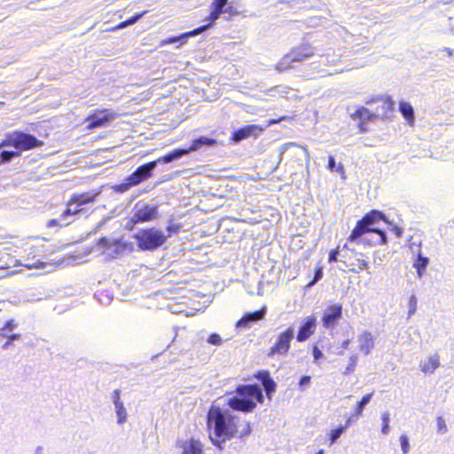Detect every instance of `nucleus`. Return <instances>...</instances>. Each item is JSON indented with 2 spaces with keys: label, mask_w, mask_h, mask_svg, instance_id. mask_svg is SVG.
Returning <instances> with one entry per match:
<instances>
[{
  "label": "nucleus",
  "mask_w": 454,
  "mask_h": 454,
  "mask_svg": "<svg viewBox=\"0 0 454 454\" xmlns=\"http://www.w3.org/2000/svg\"><path fill=\"white\" fill-rule=\"evenodd\" d=\"M399 111L409 124H413L415 121L414 110L412 106L406 101L399 102Z\"/></svg>",
  "instance_id": "28"
},
{
  "label": "nucleus",
  "mask_w": 454,
  "mask_h": 454,
  "mask_svg": "<svg viewBox=\"0 0 454 454\" xmlns=\"http://www.w3.org/2000/svg\"><path fill=\"white\" fill-rule=\"evenodd\" d=\"M348 243L346 242L343 246V249L347 250L341 257L343 258V264L348 268L349 271L353 273H359L367 270L370 268V262L363 253H358L354 248H348Z\"/></svg>",
  "instance_id": "7"
},
{
  "label": "nucleus",
  "mask_w": 454,
  "mask_h": 454,
  "mask_svg": "<svg viewBox=\"0 0 454 454\" xmlns=\"http://www.w3.org/2000/svg\"><path fill=\"white\" fill-rule=\"evenodd\" d=\"M286 119H288V117H287V116H281V117H279V118H278V119H270V120H269V121H268V122H267V126L269 127V126H271V125L277 124V123H278V122H280V121H285V120H286Z\"/></svg>",
  "instance_id": "48"
},
{
  "label": "nucleus",
  "mask_w": 454,
  "mask_h": 454,
  "mask_svg": "<svg viewBox=\"0 0 454 454\" xmlns=\"http://www.w3.org/2000/svg\"><path fill=\"white\" fill-rule=\"evenodd\" d=\"M118 115L114 113L112 110L107 108H99L94 110L90 115H88L85 119L87 122V129H95L99 127L106 126L110 123L114 119H115Z\"/></svg>",
  "instance_id": "9"
},
{
  "label": "nucleus",
  "mask_w": 454,
  "mask_h": 454,
  "mask_svg": "<svg viewBox=\"0 0 454 454\" xmlns=\"http://www.w3.org/2000/svg\"><path fill=\"white\" fill-rule=\"evenodd\" d=\"M147 12L146 11H144L140 13H137L136 15L129 18L128 20H123L121 22H120L114 28V30H116V29H121V28H124L129 25H132V24H135L139 19H141Z\"/></svg>",
  "instance_id": "31"
},
{
  "label": "nucleus",
  "mask_w": 454,
  "mask_h": 454,
  "mask_svg": "<svg viewBox=\"0 0 454 454\" xmlns=\"http://www.w3.org/2000/svg\"><path fill=\"white\" fill-rule=\"evenodd\" d=\"M323 276V271H322V268L321 267H318L316 271H315V276H314V278L308 283L307 286L310 287L312 286L313 285L316 284V282H317Z\"/></svg>",
  "instance_id": "42"
},
{
  "label": "nucleus",
  "mask_w": 454,
  "mask_h": 454,
  "mask_svg": "<svg viewBox=\"0 0 454 454\" xmlns=\"http://www.w3.org/2000/svg\"><path fill=\"white\" fill-rule=\"evenodd\" d=\"M156 208L149 205H144L137 208L133 215L135 223L149 222L156 215Z\"/></svg>",
  "instance_id": "16"
},
{
  "label": "nucleus",
  "mask_w": 454,
  "mask_h": 454,
  "mask_svg": "<svg viewBox=\"0 0 454 454\" xmlns=\"http://www.w3.org/2000/svg\"><path fill=\"white\" fill-rule=\"evenodd\" d=\"M134 238L141 250L153 251L167 241L168 235L160 229L150 227L140 230Z\"/></svg>",
  "instance_id": "5"
},
{
  "label": "nucleus",
  "mask_w": 454,
  "mask_h": 454,
  "mask_svg": "<svg viewBox=\"0 0 454 454\" xmlns=\"http://www.w3.org/2000/svg\"><path fill=\"white\" fill-rule=\"evenodd\" d=\"M216 144V140L206 137H200L192 140L191 145L188 148H184L187 151V154L200 149L202 146H212Z\"/></svg>",
  "instance_id": "24"
},
{
  "label": "nucleus",
  "mask_w": 454,
  "mask_h": 454,
  "mask_svg": "<svg viewBox=\"0 0 454 454\" xmlns=\"http://www.w3.org/2000/svg\"><path fill=\"white\" fill-rule=\"evenodd\" d=\"M342 305L340 303L327 306L322 316L323 325L329 329L337 325L338 321L342 317Z\"/></svg>",
  "instance_id": "12"
},
{
  "label": "nucleus",
  "mask_w": 454,
  "mask_h": 454,
  "mask_svg": "<svg viewBox=\"0 0 454 454\" xmlns=\"http://www.w3.org/2000/svg\"><path fill=\"white\" fill-rule=\"evenodd\" d=\"M114 246H116L117 248H124L125 245L121 243V241H114Z\"/></svg>",
  "instance_id": "53"
},
{
  "label": "nucleus",
  "mask_w": 454,
  "mask_h": 454,
  "mask_svg": "<svg viewBox=\"0 0 454 454\" xmlns=\"http://www.w3.org/2000/svg\"><path fill=\"white\" fill-rule=\"evenodd\" d=\"M372 393H369L362 397V399L356 403L353 412V417L358 418L361 416L364 406L370 402L372 397Z\"/></svg>",
  "instance_id": "29"
},
{
  "label": "nucleus",
  "mask_w": 454,
  "mask_h": 454,
  "mask_svg": "<svg viewBox=\"0 0 454 454\" xmlns=\"http://www.w3.org/2000/svg\"><path fill=\"white\" fill-rule=\"evenodd\" d=\"M428 264V258L419 254L415 262H413V267L416 269V271L419 276H422Z\"/></svg>",
  "instance_id": "30"
},
{
  "label": "nucleus",
  "mask_w": 454,
  "mask_h": 454,
  "mask_svg": "<svg viewBox=\"0 0 454 454\" xmlns=\"http://www.w3.org/2000/svg\"><path fill=\"white\" fill-rule=\"evenodd\" d=\"M401 448L403 454H407L409 452L410 444L409 439L405 434H402L400 436Z\"/></svg>",
  "instance_id": "40"
},
{
  "label": "nucleus",
  "mask_w": 454,
  "mask_h": 454,
  "mask_svg": "<svg viewBox=\"0 0 454 454\" xmlns=\"http://www.w3.org/2000/svg\"><path fill=\"white\" fill-rule=\"evenodd\" d=\"M294 339V328L287 327L285 331L279 333L273 345L270 347L268 356H285L291 348V341Z\"/></svg>",
  "instance_id": "8"
},
{
  "label": "nucleus",
  "mask_w": 454,
  "mask_h": 454,
  "mask_svg": "<svg viewBox=\"0 0 454 454\" xmlns=\"http://www.w3.org/2000/svg\"><path fill=\"white\" fill-rule=\"evenodd\" d=\"M35 454H43V447H38V448L35 450Z\"/></svg>",
  "instance_id": "55"
},
{
  "label": "nucleus",
  "mask_w": 454,
  "mask_h": 454,
  "mask_svg": "<svg viewBox=\"0 0 454 454\" xmlns=\"http://www.w3.org/2000/svg\"><path fill=\"white\" fill-rule=\"evenodd\" d=\"M335 172L339 173L341 177L345 178V175H346V172H345V168H344V165L342 163H339L336 168H335Z\"/></svg>",
  "instance_id": "49"
},
{
  "label": "nucleus",
  "mask_w": 454,
  "mask_h": 454,
  "mask_svg": "<svg viewBox=\"0 0 454 454\" xmlns=\"http://www.w3.org/2000/svg\"><path fill=\"white\" fill-rule=\"evenodd\" d=\"M43 145V141L22 130H13L4 135L0 142V164L11 162L21 153Z\"/></svg>",
  "instance_id": "3"
},
{
  "label": "nucleus",
  "mask_w": 454,
  "mask_h": 454,
  "mask_svg": "<svg viewBox=\"0 0 454 454\" xmlns=\"http://www.w3.org/2000/svg\"><path fill=\"white\" fill-rule=\"evenodd\" d=\"M327 168L332 172H333L335 170V168H336L335 160H334V157L332 155L328 157Z\"/></svg>",
  "instance_id": "46"
},
{
  "label": "nucleus",
  "mask_w": 454,
  "mask_h": 454,
  "mask_svg": "<svg viewBox=\"0 0 454 454\" xmlns=\"http://www.w3.org/2000/svg\"><path fill=\"white\" fill-rule=\"evenodd\" d=\"M436 427L437 432L439 434H445L447 432V425L445 423V420L442 417H437L436 418Z\"/></svg>",
  "instance_id": "37"
},
{
  "label": "nucleus",
  "mask_w": 454,
  "mask_h": 454,
  "mask_svg": "<svg viewBox=\"0 0 454 454\" xmlns=\"http://www.w3.org/2000/svg\"><path fill=\"white\" fill-rule=\"evenodd\" d=\"M18 324L15 322L14 319H9L7 320L4 326L1 328V336H7V334L4 333L5 331L11 332L14 330L17 327Z\"/></svg>",
  "instance_id": "35"
},
{
  "label": "nucleus",
  "mask_w": 454,
  "mask_h": 454,
  "mask_svg": "<svg viewBox=\"0 0 454 454\" xmlns=\"http://www.w3.org/2000/svg\"><path fill=\"white\" fill-rule=\"evenodd\" d=\"M76 215L74 212L72 210V207L69 206L68 201L67 202V208L61 213L59 219H51L47 223L48 227H54V226H67L69 224V222L60 223L59 220H65L67 216H74Z\"/></svg>",
  "instance_id": "26"
},
{
  "label": "nucleus",
  "mask_w": 454,
  "mask_h": 454,
  "mask_svg": "<svg viewBox=\"0 0 454 454\" xmlns=\"http://www.w3.org/2000/svg\"><path fill=\"white\" fill-rule=\"evenodd\" d=\"M207 27H208V25H203L200 27H197V28L192 30V31L183 33L180 35L168 37V38L161 41L160 45L163 46V45L176 43L178 41H182L181 43H184L188 37L195 36V35L200 34L201 32L205 31L207 28Z\"/></svg>",
  "instance_id": "17"
},
{
  "label": "nucleus",
  "mask_w": 454,
  "mask_h": 454,
  "mask_svg": "<svg viewBox=\"0 0 454 454\" xmlns=\"http://www.w3.org/2000/svg\"><path fill=\"white\" fill-rule=\"evenodd\" d=\"M221 336L218 333H211L207 338V342L212 345H219L221 344Z\"/></svg>",
  "instance_id": "43"
},
{
  "label": "nucleus",
  "mask_w": 454,
  "mask_h": 454,
  "mask_svg": "<svg viewBox=\"0 0 454 454\" xmlns=\"http://www.w3.org/2000/svg\"><path fill=\"white\" fill-rule=\"evenodd\" d=\"M295 63L302 62L315 55L314 48L310 43H301L291 49L288 52Z\"/></svg>",
  "instance_id": "15"
},
{
  "label": "nucleus",
  "mask_w": 454,
  "mask_h": 454,
  "mask_svg": "<svg viewBox=\"0 0 454 454\" xmlns=\"http://www.w3.org/2000/svg\"><path fill=\"white\" fill-rule=\"evenodd\" d=\"M391 231L396 237H401L403 235V230L399 226H394Z\"/></svg>",
  "instance_id": "51"
},
{
  "label": "nucleus",
  "mask_w": 454,
  "mask_h": 454,
  "mask_svg": "<svg viewBox=\"0 0 454 454\" xmlns=\"http://www.w3.org/2000/svg\"><path fill=\"white\" fill-rule=\"evenodd\" d=\"M353 119H359L362 121L359 123V128L362 131H364L365 129L363 128L364 121H372L376 120V116L374 111H370L368 108L364 106L358 107L356 112L352 114Z\"/></svg>",
  "instance_id": "21"
},
{
  "label": "nucleus",
  "mask_w": 454,
  "mask_h": 454,
  "mask_svg": "<svg viewBox=\"0 0 454 454\" xmlns=\"http://www.w3.org/2000/svg\"><path fill=\"white\" fill-rule=\"evenodd\" d=\"M7 338V340L3 344L2 348L4 349L8 348L13 340H20L21 338V334L20 333H12L10 335L5 336Z\"/></svg>",
  "instance_id": "38"
},
{
  "label": "nucleus",
  "mask_w": 454,
  "mask_h": 454,
  "mask_svg": "<svg viewBox=\"0 0 454 454\" xmlns=\"http://www.w3.org/2000/svg\"><path fill=\"white\" fill-rule=\"evenodd\" d=\"M115 411H116V414H117L118 423L121 424L124 421H126L127 412H126L123 403H119L118 405H115Z\"/></svg>",
  "instance_id": "32"
},
{
  "label": "nucleus",
  "mask_w": 454,
  "mask_h": 454,
  "mask_svg": "<svg viewBox=\"0 0 454 454\" xmlns=\"http://www.w3.org/2000/svg\"><path fill=\"white\" fill-rule=\"evenodd\" d=\"M312 355H313L314 361H317L318 359L323 357L322 351L317 346L313 347Z\"/></svg>",
  "instance_id": "45"
},
{
  "label": "nucleus",
  "mask_w": 454,
  "mask_h": 454,
  "mask_svg": "<svg viewBox=\"0 0 454 454\" xmlns=\"http://www.w3.org/2000/svg\"><path fill=\"white\" fill-rule=\"evenodd\" d=\"M167 229H168V237H169V236H170V234H171L172 232H176V231H178L179 227H178V226H176V225H169V226H168V228H167Z\"/></svg>",
  "instance_id": "52"
},
{
  "label": "nucleus",
  "mask_w": 454,
  "mask_h": 454,
  "mask_svg": "<svg viewBox=\"0 0 454 454\" xmlns=\"http://www.w3.org/2000/svg\"><path fill=\"white\" fill-rule=\"evenodd\" d=\"M265 312L266 309L262 307L261 309L247 313L239 320H238V322L236 323V326L245 328L247 326L248 322L258 321L262 319Z\"/></svg>",
  "instance_id": "22"
},
{
  "label": "nucleus",
  "mask_w": 454,
  "mask_h": 454,
  "mask_svg": "<svg viewBox=\"0 0 454 454\" xmlns=\"http://www.w3.org/2000/svg\"><path fill=\"white\" fill-rule=\"evenodd\" d=\"M349 342H350V340H345L342 342V344H341V345H342V347H343L344 348H348V345H349Z\"/></svg>",
  "instance_id": "54"
},
{
  "label": "nucleus",
  "mask_w": 454,
  "mask_h": 454,
  "mask_svg": "<svg viewBox=\"0 0 454 454\" xmlns=\"http://www.w3.org/2000/svg\"><path fill=\"white\" fill-rule=\"evenodd\" d=\"M357 355H352L349 357L348 364L344 371V374H350L355 371L357 364Z\"/></svg>",
  "instance_id": "34"
},
{
  "label": "nucleus",
  "mask_w": 454,
  "mask_h": 454,
  "mask_svg": "<svg viewBox=\"0 0 454 454\" xmlns=\"http://www.w3.org/2000/svg\"><path fill=\"white\" fill-rule=\"evenodd\" d=\"M97 196L96 192L74 193L67 201L74 214L78 215L85 211V205L95 202Z\"/></svg>",
  "instance_id": "11"
},
{
  "label": "nucleus",
  "mask_w": 454,
  "mask_h": 454,
  "mask_svg": "<svg viewBox=\"0 0 454 454\" xmlns=\"http://www.w3.org/2000/svg\"><path fill=\"white\" fill-rule=\"evenodd\" d=\"M316 454H324V450H319Z\"/></svg>",
  "instance_id": "57"
},
{
  "label": "nucleus",
  "mask_w": 454,
  "mask_h": 454,
  "mask_svg": "<svg viewBox=\"0 0 454 454\" xmlns=\"http://www.w3.org/2000/svg\"><path fill=\"white\" fill-rule=\"evenodd\" d=\"M417 309V298L414 294L411 295L408 301V317L412 316Z\"/></svg>",
  "instance_id": "36"
},
{
  "label": "nucleus",
  "mask_w": 454,
  "mask_h": 454,
  "mask_svg": "<svg viewBox=\"0 0 454 454\" xmlns=\"http://www.w3.org/2000/svg\"><path fill=\"white\" fill-rule=\"evenodd\" d=\"M113 401L114 405H118L119 403H122L121 401V391L119 389H115L112 394Z\"/></svg>",
  "instance_id": "44"
},
{
  "label": "nucleus",
  "mask_w": 454,
  "mask_h": 454,
  "mask_svg": "<svg viewBox=\"0 0 454 454\" xmlns=\"http://www.w3.org/2000/svg\"><path fill=\"white\" fill-rule=\"evenodd\" d=\"M187 154V151H185L184 148H177L174 149L173 151L168 153L162 157L158 158L156 160V165L158 163H168L173 161L174 160H176L184 155Z\"/></svg>",
  "instance_id": "25"
},
{
  "label": "nucleus",
  "mask_w": 454,
  "mask_h": 454,
  "mask_svg": "<svg viewBox=\"0 0 454 454\" xmlns=\"http://www.w3.org/2000/svg\"><path fill=\"white\" fill-rule=\"evenodd\" d=\"M43 263L40 261V260H37L35 262H28V263H26V267L28 268V269H32V268H39L43 265Z\"/></svg>",
  "instance_id": "50"
},
{
  "label": "nucleus",
  "mask_w": 454,
  "mask_h": 454,
  "mask_svg": "<svg viewBox=\"0 0 454 454\" xmlns=\"http://www.w3.org/2000/svg\"><path fill=\"white\" fill-rule=\"evenodd\" d=\"M247 427H249V424L247 425ZM249 432H250V429H249V428H247V432H245V434H249Z\"/></svg>",
  "instance_id": "58"
},
{
  "label": "nucleus",
  "mask_w": 454,
  "mask_h": 454,
  "mask_svg": "<svg viewBox=\"0 0 454 454\" xmlns=\"http://www.w3.org/2000/svg\"><path fill=\"white\" fill-rule=\"evenodd\" d=\"M155 167V161H149L139 166L133 173L126 177L124 183L116 184L114 190L117 192H124L131 186L139 184L152 176V172Z\"/></svg>",
  "instance_id": "6"
},
{
  "label": "nucleus",
  "mask_w": 454,
  "mask_h": 454,
  "mask_svg": "<svg viewBox=\"0 0 454 454\" xmlns=\"http://www.w3.org/2000/svg\"><path fill=\"white\" fill-rule=\"evenodd\" d=\"M264 130V127L256 125V124H249L246 125L242 128L236 129L232 132L231 140L234 143H238L243 139H246L249 137H258Z\"/></svg>",
  "instance_id": "13"
},
{
  "label": "nucleus",
  "mask_w": 454,
  "mask_h": 454,
  "mask_svg": "<svg viewBox=\"0 0 454 454\" xmlns=\"http://www.w3.org/2000/svg\"><path fill=\"white\" fill-rule=\"evenodd\" d=\"M350 424H351V418H348L346 420V423H345V425L343 427H346V428H347V427H348L350 426Z\"/></svg>",
  "instance_id": "56"
},
{
  "label": "nucleus",
  "mask_w": 454,
  "mask_h": 454,
  "mask_svg": "<svg viewBox=\"0 0 454 454\" xmlns=\"http://www.w3.org/2000/svg\"><path fill=\"white\" fill-rule=\"evenodd\" d=\"M228 0H213L211 4V12L207 17L208 26L215 22L223 12V7L227 4Z\"/></svg>",
  "instance_id": "23"
},
{
  "label": "nucleus",
  "mask_w": 454,
  "mask_h": 454,
  "mask_svg": "<svg viewBox=\"0 0 454 454\" xmlns=\"http://www.w3.org/2000/svg\"><path fill=\"white\" fill-rule=\"evenodd\" d=\"M379 104L377 107L374 108V114L377 118L385 119L388 118L389 115L394 112L395 110V101L390 96H376L373 98H371L368 99L365 104L366 105H372V104Z\"/></svg>",
  "instance_id": "10"
},
{
  "label": "nucleus",
  "mask_w": 454,
  "mask_h": 454,
  "mask_svg": "<svg viewBox=\"0 0 454 454\" xmlns=\"http://www.w3.org/2000/svg\"><path fill=\"white\" fill-rule=\"evenodd\" d=\"M253 378L258 380L263 387L257 384H241L235 387V395L227 401V405L233 411L244 413L253 412L257 404H262L265 397L271 400L277 389V383L272 379L268 370H259L253 374Z\"/></svg>",
  "instance_id": "1"
},
{
  "label": "nucleus",
  "mask_w": 454,
  "mask_h": 454,
  "mask_svg": "<svg viewBox=\"0 0 454 454\" xmlns=\"http://www.w3.org/2000/svg\"><path fill=\"white\" fill-rule=\"evenodd\" d=\"M380 221L387 223L386 215L376 209H372L366 213L360 220H358L352 230L349 236L347 238L348 243H359L361 242L362 237L366 233H375L378 235V239L374 242H365L368 245H386L387 243V238L386 233L377 228H373L372 225Z\"/></svg>",
  "instance_id": "4"
},
{
  "label": "nucleus",
  "mask_w": 454,
  "mask_h": 454,
  "mask_svg": "<svg viewBox=\"0 0 454 454\" xmlns=\"http://www.w3.org/2000/svg\"><path fill=\"white\" fill-rule=\"evenodd\" d=\"M316 325L317 319L315 316L311 315L305 317L299 327L296 335L297 341L302 342L308 340L315 333Z\"/></svg>",
  "instance_id": "14"
},
{
  "label": "nucleus",
  "mask_w": 454,
  "mask_h": 454,
  "mask_svg": "<svg viewBox=\"0 0 454 454\" xmlns=\"http://www.w3.org/2000/svg\"><path fill=\"white\" fill-rule=\"evenodd\" d=\"M295 62L289 53L284 55L275 65V69L279 72H286L294 67Z\"/></svg>",
  "instance_id": "27"
},
{
  "label": "nucleus",
  "mask_w": 454,
  "mask_h": 454,
  "mask_svg": "<svg viewBox=\"0 0 454 454\" xmlns=\"http://www.w3.org/2000/svg\"><path fill=\"white\" fill-rule=\"evenodd\" d=\"M440 366V356L438 353L429 356L426 360L419 363L420 371L424 373H433Z\"/></svg>",
  "instance_id": "19"
},
{
  "label": "nucleus",
  "mask_w": 454,
  "mask_h": 454,
  "mask_svg": "<svg viewBox=\"0 0 454 454\" xmlns=\"http://www.w3.org/2000/svg\"><path fill=\"white\" fill-rule=\"evenodd\" d=\"M345 429H346V427H340V426H339L338 427H336L334 429H332L329 434L330 443L333 444V442H335L337 441V439L344 432Z\"/></svg>",
  "instance_id": "33"
},
{
  "label": "nucleus",
  "mask_w": 454,
  "mask_h": 454,
  "mask_svg": "<svg viewBox=\"0 0 454 454\" xmlns=\"http://www.w3.org/2000/svg\"><path fill=\"white\" fill-rule=\"evenodd\" d=\"M358 341V348L365 356L369 355L374 348V336L368 331H364L359 335Z\"/></svg>",
  "instance_id": "18"
},
{
  "label": "nucleus",
  "mask_w": 454,
  "mask_h": 454,
  "mask_svg": "<svg viewBox=\"0 0 454 454\" xmlns=\"http://www.w3.org/2000/svg\"><path fill=\"white\" fill-rule=\"evenodd\" d=\"M340 254L339 247L331 250L328 255V262H336L338 261V255Z\"/></svg>",
  "instance_id": "41"
},
{
  "label": "nucleus",
  "mask_w": 454,
  "mask_h": 454,
  "mask_svg": "<svg viewBox=\"0 0 454 454\" xmlns=\"http://www.w3.org/2000/svg\"><path fill=\"white\" fill-rule=\"evenodd\" d=\"M381 419L383 421L381 432L384 434H387L389 432V414L387 412L383 413L381 415Z\"/></svg>",
  "instance_id": "39"
},
{
  "label": "nucleus",
  "mask_w": 454,
  "mask_h": 454,
  "mask_svg": "<svg viewBox=\"0 0 454 454\" xmlns=\"http://www.w3.org/2000/svg\"><path fill=\"white\" fill-rule=\"evenodd\" d=\"M310 376H302L299 380V386L302 387L303 386H307L310 384Z\"/></svg>",
  "instance_id": "47"
},
{
  "label": "nucleus",
  "mask_w": 454,
  "mask_h": 454,
  "mask_svg": "<svg viewBox=\"0 0 454 454\" xmlns=\"http://www.w3.org/2000/svg\"><path fill=\"white\" fill-rule=\"evenodd\" d=\"M239 417L228 414L219 406L212 405L207 415V426L208 430L213 431L210 436L213 444L222 448V444L233 438L238 433L237 421Z\"/></svg>",
  "instance_id": "2"
},
{
  "label": "nucleus",
  "mask_w": 454,
  "mask_h": 454,
  "mask_svg": "<svg viewBox=\"0 0 454 454\" xmlns=\"http://www.w3.org/2000/svg\"><path fill=\"white\" fill-rule=\"evenodd\" d=\"M182 454H203V445L199 440L189 439L179 444Z\"/></svg>",
  "instance_id": "20"
}]
</instances>
